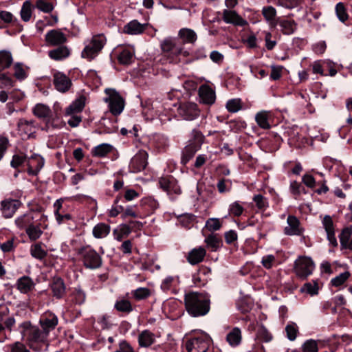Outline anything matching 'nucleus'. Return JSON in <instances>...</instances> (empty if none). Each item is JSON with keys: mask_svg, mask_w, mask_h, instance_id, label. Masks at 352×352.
<instances>
[{"mask_svg": "<svg viewBox=\"0 0 352 352\" xmlns=\"http://www.w3.org/2000/svg\"><path fill=\"white\" fill-rule=\"evenodd\" d=\"M138 341L140 347L148 348L155 343V336L149 330H144L138 335Z\"/></svg>", "mask_w": 352, "mask_h": 352, "instance_id": "4be33fe9", "label": "nucleus"}, {"mask_svg": "<svg viewBox=\"0 0 352 352\" xmlns=\"http://www.w3.org/2000/svg\"><path fill=\"white\" fill-rule=\"evenodd\" d=\"M34 116L38 118H48L51 115V109L43 104H37L33 109Z\"/></svg>", "mask_w": 352, "mask_h": 352, "instance_id": "37998d69", "label": "nucleus"}, {"mask_svg": "<svg viewBox=\"0 0 352 352\" xmlns=\"http://www.w3.org/2000/svg\"><path fill=\"white\" fill-rule=\"evenodd\" d=\"M104 92L107 97L104 100L108 103L110 112L114 116L120 115L124 107L123 98L113 89H106Z\"/></svg>", "mask_w": 352, "mask_h": 352, "instance_id": "423d86ee", "label": "nucleus"}, {"mask_svg": "<svg viewBox=\"0 0 352 352\" xmlns=\"http://www.w3.org/2000/svg\"><path fill=\"white\" fill-rule=\"evenodd\" d=\"M210 341V338L207 334L200 333L188 340L186 348L188 352H206Z\"/></svg>", "mask_w": 352, "mask_h": 352, "instance_id": "6e6552de", "label": "nucleus"}, {"mask_svg": "<svg viewBox=\"0 0 352 352\" xmlns=\"http://www.w3.org/2000/svg\"><path fill=\"white\" fill-rule=\"evenodd\" d=\"M78 254L81 256L83 265L87 269L95 270L102 265V257L89 246L78 249Z\"/></svg>", "mask_w": 352, "mask_h": 352, "instance_id": "39448f33", "label": "nucleus"}, {"mask_svg": "<svg viewBox=\"0 0 352 352\" xmlns=\"http://www.w3.org/2000/svg\"><path fill=\"white\" fill-rule=\"evenodd\" d=\"M70 54L69 49L66 46H60L56 49L49 51L48 55L50 58L54 60H61L67 58Z\"/></svg>", "mask_w": 352, "mask_h": 352, "instance_id": "a878e982", "label": "nucleus"}, {"mask_svg": "<svg viewBox=\"0 0 352 352\" xmlns=\"http://www.w3.org/2000/svg\"><path fill=\"white\" fill-rule=\"evenodd\" d=\"M290 190L293 195L295 196H300L305 193V188L303 186L296 181L291 182Z\"/></svg>", "mask_w": 352, "mask_h": 352, "instance_id": "0e129e2a", "label": "nucleus"}, {"mask_svg": "<svg viewBox=\"0 0 352 352\" xmlns=\"http://www.w3.org/2000/svg\"><path fill=\"white\" fill-rule=\"evenodd\" d=\"M200 111L197 104L186 102L180 105L178 109L179 115L186 120H193L199 116Z\"/></svg>", "mask_w": 352, "mask_h": 352, "instance_id": "9b49d317", "label": "nucleus"}, {"mask_svg": "<svg viewBox=\"0 0 352 352\" xmlns=\"http://www.w3.org/2000/svg\"><path fill=\"white\" fill-rule=\"evenodd\" d=\"M208 246L211 248L212 251H216L221 245V240L215 235L210 234L205 239Z\"/></svg>", "mask_w": 352, "mask_h": 352, "instance_id": "6e6d98bb", "label": "nucleus"}, {"mask_svg": "<svg viewBox=\"0 0 352 352\" xmlns=\"http://www.w3.org/2000/svg\"><path fill=\"white\" fill-rule=\"evenodd\" d=\"M17 125L19 131L28 136L34 132V122L32 120L21 119Z\"/></svg>", "mask_w": 352, "mask_h": 352, "instance_id": "e433bc0d", "label": "nucleus"}, {"mask_svg": "<svg viewBox=\"0 0 352 352\" xmlns=\"http://www.w3.org/2000/svg\"><path fill=\"white\" fill-rule=\"evenodd\" d=\"M19 329L23 339L26 340L30 344L45 342L49 336L43 328L32 326L30 322L21 323Z\"/></svg>", "mask_w": 352, "mask_h": 352, "instance_id": "7ed1b4c3", "label": "nucleus"}, {"mask_svg": "<svg viewBox=\"0 0 352 352\" xmlns=\"http://www.w3.org/2000/svg\"><path fill=\"white\" fill-rule=\"evenodd\" d=\"M28 67H25L23 63H16L13 66V75L19 80H25L28 76Z\"/></svg>", "mask_w": 352, "mask_h": 352, "instance_id": "c03bdc74", "label": "nucleus"}, {"mask_svg": "<svg viewBox=\"0 0 352 352\" xmlns=\"http://www.w3.org/2000/svg\"><path fill=\"white\" fill-rule=\"evenodd\" d=\"M39 324L48 334L55 329L58 324V318L53 312L47 311L43 313L39 320Z\"/></svg>", "mask_w": 352, "mask_h": 352, "instance_id": "9d476101", "label": "nucleus"}, {"mask_svg": "<svg viewBox=\"0 0 352 352\" xmlns=\"http://www.w3.org/2000/svg\"><path fill=\"white\" fill-rule=\"evenodd\" d=\"M25 232L31 241L37 240L43 234L41 223H32L30 227L26 228Z\"/></svg>", "mask_w": 352, "mask_h": 352, "instance_id": "79ce46f5", "label": "nucleus"}, {"mask_svg": "<svg viewBox=\"0 0 352 352\" xmlns=\"http://www.w3.org/2000/svg\"><path fill=\"white\" fill-rule=\"evenodd\" d=\"M198 93L201 103L208 105H212L214 103L216 100L215 91L209 85H201Z\"/></svg>", "mask_w": 352, "mask_h": 352, "instance_id": "2eb2a0df", "label": "nucleus"}, {"mask_svg": "<svg viewBox=\"0 0 352 352\" xmlns=\"http://www.w3.org/2000/svg\"><path fill=\"white\" fill-rule=\"evenodd\" d=\"M287 221L288 226L284 230L285 234L299 236L302 234V229L300 227V221L296 217L289 215Z\"/></svg>", "mask_w": 352, "mask_h": 352, "instance_id": "a211bd4d", "label": "nucleus"}, {"mask_svg": "<svg viewBox=\"0 0 352 352\" xmlns=\"http://www.w3.org/2000/svg\"><path fill=\"white\" fill-rule=\"evenodd\" d=\"M65 199H56L54 204V214L56 216V221L59 224L62 223L64 219L69 220L72 219V216L68 212L64 214L63 213L61 215L59 214L60 212V209L63 207V201Z\"/></svg>", "mask_w": 352, "mask_h": 352, "instance_id": "72a5a7b5", "label": "nucleus"}, {"mask_svg": "<svg viewBox=\"0 0 352 352\" xmlns=\"http://www.w3.org/2000/svg\"><path fill=\"white\" fill-rule=\"evenodd\" d=\"M226 107L228 111L236 113L239 111L242 107L241 100L239 98L229 100L227 102Z\"/></svg>", "mask_w": 352, "mask_h": 352, "instance_id": "5fc2aeb1", "label": "nucleus"}, {"mask_svg": "<svg viewBox=\"0 0 352 352\" xmlns=\"http://www.w3.org/2000/svg\"><path fill=\"white\" fill-rule=\"evenodd\" d=\"M305 0H277L276 5L288 10L298 8Z\"/></svg>", "mask_w": 352, "mask_h": 352, "instance_id": "de8ad7c7", "label": "nucleus"}, {"mask_svg": "<svg viewBox=\"0 0 352 352\" xmlns=\"http://www.w3.org/2000/svg\"><path fill=\"white\" fill-rule=\"evenodd\" d=\"M111 227L104 223H99L93 228V236L96 239L105 238L110 232Z\"/></svg>", "mask_w": 352, "mask_h": 352, "instance_id": "473e14b6", "label": "nucleus"}, {"mask_svg": "<svg viewBox=\"0 0 352 352\" xmlns=\"http://www.w3.org/2000/svg\"><path fill=\"white\" fill-rule=\"evenodd\" d=\"M160 46L170 63H179V55L187 56L189 54L188 51L184 50L183 43L178 38H166L161 42Z\"/></svg>", "mask_w": 352, "mask_h": 352, "instance_id": "f03ea898", "label": "nucleus"}, {"mask_svg": "<svg viewBox=\"0 0 352 352\" xmlns=\"http://www.w3.org/2000/svg\"><path fill=\"white\" fill-rule=\"evenodd\" d=\"M123 30L128 34H139L144 31V24L140 23L137 20H133L124 25Z\"/></svg>", "mask_w": 352, "mask_h": 352, "instance_id": "cd10ccee", "label": "nucleus"}, {"mask_svg": "<svg viewBox=\"0 0 352 352\" xmlns=\"http://www.w3.org/2000/svg\"><path fill=\"white\" fill-rule=\"evenodd\" d=\"M285 331L287 333V338L289 340L294 341L297 337V333L298 332V327L296 323L292 322V323L288 324L286 326Z\"/></svg>", "mask_w": 352, "mask_h": 352, "instance_id": "603ef678", "label": "nucleus"}, {"mask_svg": "<svg viewBox=\"0 0 352 352\" xmlns=\"http://www.w3.org/2000/svg\"><path fill=\"white\" fill-rule=\"evenodd\" d=\"M300 291L311 296L317 294L318 292V285L316 281L307 283L301 287Z\"/></svg>", "mask_w": 352, "mask_h": 352, "instance_id": "864d4df0", "label": "nucleus"}, {"mask_svg": "<svg viewBox=\"0 0 352 352\" xmlns=\"http://www.w3.org/2000/svg\"><path fill=\"white\" fill-rule=\"evenodd\" d=\"M53 295L56 298H61L65 293V285L60 278H54L51 286Z\"/></svg>", "mask_w": 352, "mask_h": 352, "instance_id": "7c9ffc66", "label": "nucleus"}, {"mask_svg": "<svg viewBox=\"0 0 352 352\" xmlns=\"http://www.w3.org/2000/svg\"><path fill=\"white\" fill-rule=\"evenodd\" d=\"M10 352H30L26 346L20 342L10 344Z\"/></svg>", "mask_w": 352, "mask_h": 352, "instance_id": "774afa93", "label": "nucleus"}, {"mask_svg": "<svg viewBox=\"0 0 352 352\" xmlns=\"http://www.w3.org/2000/svg\"><path fill=\"white\" fill-rule=\"evenodd\" d=\"M179 38L182 41V43H193L197 40L196 33L190 29L183 28L179 31Z\"/></svg>", "mask_w": 352, "mask_h": 352, "instance_id": "58836bf2", "label": "nucleus"}, {"mask_svg": "<svg viewBox=\"0 0 352 352\" xmlns=\"http://www.w3.org/2000/svg\"><path fill=\"white\" fill-rule=\"evenodd\" d=\"M270 117V112L267 111H261L256 114L255 120L257 124L263 129H269L270 124L269 118Z\"/></svg>", "mask_w": 352, "mask_h": 352, "instance_id": "c9c22d12", "label": "nucleus"}, {"mask_svg": "<svg viewBox=\"0 0 352 352\" xmlns=\"http://www.w3.org/2000/svg\"><path fill=\"white\" fill-rule=\"evenodd\" d=\"M21 16L23 21H30L32 16L31 3L29 1H25L21 10Z\"/></svg>", "mask_w": 352, "mask_h": 352, "instance_id": "13d9d810", "label": "nucleus"}, {"mask_svg": "<svg viewBox=\"0 0 352 352\" xmlns=\"http://www.w3.org/2000/svg\"><path fill=\"white\" fill-rule=\"evenodd\" d=\"M262 14L270 25H275L276 10L273 6H264L262 8Z\"/></svg>", "mask_w": 352, "mask_h": 352, "instance_id": "a19ab883", "label": "nucleus"}, {"mask_svg": "<svg viewBox=\"0 0 352 352\" xmlns=\"http://www.w3.org/2000/svg\"><path fill=\"white\" fill-rule=\"evenodd\" d=\"M16 287L22 294H27L34 287L32 279L27 276L19 278L16 281Z\"/></svg>", "mask_w": 352, "mask_h": 352, "instance_id": "393cba45", "label": "nucleus"}, {"mask_svg": "<svg viewBox=\"0 0 352 352\" xmlns=\"http://www.w3.org/2000/svg\"><path fill=\"white\" fill-rule=\"evenodd\" d=\"M160 188L167 192L168 195H179L181 192L177 181L170 176L161 177L159 180Z\"/></svg>", "mask_w": 352, "mask_h": 352, "instance_id": "f8f14e48", "label": "nucleus"}, {"mask_svg": "<svg viewBox=\"0 0 352 352\" xmlns=\"http://www.w3.org/2000/svg\"><path fill=\"white\" fill-rule=\"evenodd\" d=\"M314 268V261L308 256H299L294 262V271L296 275L302 280L310 276Z\"/></svg>", "mask_w": 352, "mask_h": 352, "instance_id": "0eeeda50", "label": "nucleus"}, {"mask_svg": "<svg viewBox=\"0 0 352 352\" xmlns=\"http://www.w3.org/2000/svg\"><path fill=\"white\" fill-rule=\"evenodd\" d=\"M118 59L120 63L129 65L133 59V52L129 49H123L118 55Z\"/></svg>", "mask_w": 352, "mask_h": 352, "instance_id": "09e8293b", "label": "nucleus"}, {"mask_svg": "<svg viewBox=\"0 0 352 352\" xmlns=\"http://www.w3.org/2000/svg\"><path fill=\"white\" fill-rule=\"evenodd\" d=\"M30 251L32 257L40 261L44 259L47 255V252L43 248L41 243H39L32 244Z\"/></svg>", "mask_w": 352, "mask_h": 352, "instance_id": "ea45409f", "label": "nucleus"}, {"mask_svg": "<svg viewBox=\"0 0 352 352\" xmlns=\"http://www.w3.org/2000/svg\"><path fill=\"white\" fill-rule=\"evenodd\" d=\"M184 303L186 311L192 317L204 316L210 309V296L206 293L192 292L186 294Z\"/></svg>", "mask_w": 352, "mask_h": 352, "instance_id": "f257e3e1", "label": "nucleus"}, {"mask_svg": "<svg viewBox=\"0 0 352 352\" xmlns=\"http://www.w3.org/2000/svg\"><path fill=\"white\" fill-rule=\"evenodd\" d=\"M16 225L20 229H25L33 223V217L30 214H25L15 220Z\"/></svg>", "mask_w": 352, "mask_h": 352, "instance_id": "49530a36", "label": "nucleus"}, {"mask_svg": "<svg viewBox=\"0 0 352 352\" xmlns=\"http://www.w3.org/2000/svg\"><path fill=\"white\" fill-rule=\"evenodd\" d=\"M280 32L285 35H291L297 30V23L294 20L282 19L278 21Z\"/></svg>", "mask_w": 352, "mask_h": 352, "instance_id": "bb28decb", "label": "nucleus"}, {"mask_svg": "<svg viewBox=\"0 0 352 352\" xmlns=\"http://www.w3.org/2000/svg\"><path fill=\"white\" fill-rule=\"evenodd\" d=\"M35 6L44 12H50L54 9L52 3L45 0H37Z\"/></svg>", "mask_w": 352, "mask_h": 352, "instance_id": "680f3d73", "label": "nucleus"}, {"mask_svg": "<svg viewBox=\"0 0 352 352\" xmlns=\"http://www.w3.org/2000/svg\"><path fill=\"white\" fill-rule=\"evenodd\" d=\"M195 135L198 138L199 143L197 144L191 143L185 147L184 151V156L186 158L187 160H190L200 148V142L202 140V136L201 135V133L197 131H195Z\"/></svg>", "mask_w": 352, "mask_h": 352, "instance_id": "2f4dec72", "label": "nucleus"}, {"mask_svg": "<svg viewBox=\"0 0 352 352\" xmlns=\"http://www.w3.org/2000/svg\"><path fill=\"white\" fill-rule=\"evenodd\" d=\"M107 43V38L103 34L94 35L85 42V48L81 56L89 60H93L98 56Z\"/></svg>", "mask_w": 352, "mask_h": 352, "instance_id": "20e7f679", "label": "nucleus"}, {"mask_svg": "<svg viewBox=\"0 0 352 352\" xmlns=\"http://www.w3.org/2000/svg\"><path fill=\"white\" fill-rule=\"evenodd\" d=\"M148 153L143 150L139 151L131 160L129 168L133 173L143 170L147 166Z\"/></svg>", "mask_w": 352, "mask_h": 352, "instance_id": "1a4fd4ad", "label": "nucleus"}, {"mask_svg": "<svg viewBox=\"0 0 352 352\" xmlns=\"http://www.w3.org/2000/svg\"><path fill=\"white\" fill-rule=\"evenodd\" d=\"M53 82L55 88L63 93L67 91L72 85L71 80L65 74L60 72L54 73Z\"/></svg>", "mask_w": 352, "mask_h": 352, "instance_id": "dca6fc26", "label": "nucleus"}, {"mask_svg": "<svg viewBox=\"0 0 352 352\" xmlns=\"http://www.w3.org/2000/svg\"><path fill=\"white\" fill-rule=\"evenodd\" d=\"M206 254L205 248L202 247L195 248L188 252L186 259L190 264L195 265L202 262Z\"/></svg>", "mask_w": 352, "mask_h": 352, "instance_id": "6ab92c4d", "label": "nucleus"}, {"mask_svg": "<svg viewBox=\"0 0 352 352\" xmlns=\"http://www.w3.org/2000/svg\"><path fill=\"white\" fill-rule=\"evenodd\" d=\"M131 294L135 300L140 301L151 296V292L148 288L139 287L136 289L132 290Z\"/></svg>", "mask_w": 352, "mask_h": 352, "instance_id": "a18cd8bd", "label": "nucleus"}, {"mask_svg": "<svg viewBox=\"0 0 352 352\" xmlns=\"http://www.w3.org/2000/svg\"><path fill=\"white\" fill-rule=\"evenodd\" d=\"M113 147L112 145L107 143L100 144L96 146H95L92 151L91 153L93 156L98 157H104L110 153Z\"/></svg>", "mask_w": 352, "mask_h": 352, "instance_id": "f704fd0d", "label": "nucleus"}, {"mask_svg": "<svg viewBox=\"0 0 352 352\" xmlns=\"http://www.w3.org/2000/svg\"><path fill=\"white\" fill-rule=\"evenodd\" d=\"M131 232V228L127 224H120L113 231L114 239L121 241L126 238Z\"/></svg>", "mask_w": 352, "mask_h": 352, "instance_id": "c85d7f7f", "label": "nucleus"}, {"mask_svg": "<svg viewBox=\"0 0 352 352\" xmlns=\"http://www.w3.org/2000/svg\"><path fill=\"white\" fill-rule=\"evenodd\" d=\"M350 276L351 274L349 272H344L336 276L335 278H332L331 283L332 285L335 287L340 286L350 277Z\"/></svg>", "mask_w": 352, "mask_h": 352, "instance_id": "4d7b16f0", "label": "nucleus"}, {"mask_svg": "<svg viewBox=\"0 0 352 352\" xmlns=\"http://www.w3.org/2000/svg\"><path fill=\"white\" fill-rule=\"evenodd\" d=\"M114 308L119 312L129 314L133 311L130 300L125 298H119L115 302Z\"/></svg>", "mask_w": 352, "mask_h": 352, "instance_id": "4c0bfd02", "label": "nucleus"}, {"mask_svg": "<svg viewBox=\"0 0 352 352\" xmlns=\"http://www.w3.org/2000/svg\"><path fill=\"white\" fill-rule=\"evenodd\" d=\"M303 352H318V344L314 340H307L302 345Z\"/></svg>", "mask_w": 352, "mask_h": 352, "instance_id": "69168bd1", "label": "nucleus"}, {"mask_svg": "<svg viewBox=\"0 0 352 352\" xmlns=\"http://www.w3.org/2000/svg\"><path fill=\"white\" fill-rule=\"evenodd\" d=\"M13 61L12 54L8 51L0 52V71L10 66Z\"/></svg>", "mask_w": 352, "mask_h": 352, "instance_id": "8fccbe9b", "label": "nucleus"}, {"mask_svg": "<svg viewBox=\"0 0 352 352\" xmlns=\"http://www.w3.org/2000/svg\"><path fill=\"white\" fill-rule=\"evenodd\" d=\"M153 142L157 148L159 150L165 149L169 144L167 137L162 134H157L154 136Z\"/></svg>", "mask_w": 352, "mask_h": 352, "instance_id": "3c124183", "label": "nucleus"}, {"mask_svg": "<svg viewBox=\"0 0 352 352\" xmlns=\"http://www.w3.org/2000/svg\"><path fill=\"white\" fill-rule=\"evenodd\" d=\"M222 19L226 23L236 26L243 27L248 25V21L239 16L235 10L224 9L222 12Z\"/></svg>", "mask_w": 352, "mask_h": 352, "instance_id": "ddd939ff", "label": "nucleus"}, {"mask_svg": "<svg viewBox=\"0 0 352 352\" xmlns=\"http://www.w3.org/2000/svg\"><path fill=\"white\" fill-rule=\"evenodd\" d=\"M336 12L337 14V16L341 21L342 22H344L348 19V14L346 12V9L344 8V6L342 3H337L336 6Z\"/></svg>", "mask_w": 352, "mask_h": 352, "instance_id": "e2e57ef3", "label": "nucleus"}, {"mask_svg": "<svg viewBox=\"0 0 352 352\" xmlns=\"http://www.w3.org/2000/svg\"><path fill=\"white\" fill-rule=\"evenodd\" d=\"M85 96H79L65 109V116H72L80 113L85 106Z\"/></svg>", "mask_w": 352, "mask_h": 352, "instance_id": "aec40b11", "label": "nucleus"}, {"mask_svg": "<svg viewBox=\"0 0 352 352\" xmlns=\"http://www.w3.org/2000/svg\"><path fill=\"white\" fill-rule=\"evenodd\" d=\"M120 199H116L109 210V216L111 217H117L119 214H123L124 206L120 204Z\"/></svg>", "mask_w": 352, "mask_h": 352, "instance_id": "bf43d9fd", "label": "nucleus"}, {"mask_svg": "<svg viewBox=\"0 0 352 352\" xmlns=\"http://www.w3.org/2000/svg\"><path fill=\"white\" fill-rule=\"evenodd\" d=\"M206 226L210 231H217L221 228V223L219 219L210 218L206 221Z\"/></svg>", "mask_w": 352, "mask_h": 352, "instance_id": "338daca9", "label": "nucleus"}, {"mask_svg": "<svg viewBox=\"0 0 352 352\" xmlns=\"http://www.w3.org/2000/svg\"><path fill=\"white\" fill-rule=\"evenodd\" d=\"M226 341L232 346L240 345L242 341L241 330L239 327H234L226 336Z\"/></svg>", "mask_w": 352, "mask_h": 352, "instance_id": "b1692460", "label": "nucleus"}, {"mask_svg": "<svg viewBox=\"0 0 352 352\" xmlns=\"http://www.w3.org/2000/svg\"><path fill=\"white\" fill-rule=\"evenodd\" d=\"M257 338L263 342H268L272 340V336L265 327L262 326L257 331Z\"/></svg>", "mask_w": 352, "mask_h": 352, "instance_id": "052dcab7", "label": "nucleus"}, {"mask_svg": "<svg viewBox=\"0 0 352 352\" xmlns=\"http://www.w3.org/2000/svg\"><path fill=\"white\" fill-rule=\"evenodd\" d=\"M69 298L73 304L81 305L85 302L86 293L80 287H76L74 288Z\"/></svg>", "mask_w": 352, "mask_h": 352, "instance_id": "c756f323", "label": "nucleus"}, {"mask_svg": "<svg viewBox=\"0 0 352 352\" xmlns=\"http://www.w3.org/2000/svg\"><path fill=\"white\" fill-rule=\"evenodd\" d=\"M20 206V199H3L1 201V211L3 217H12Z\"/></svg>", "mask_w": 352, "mask_h": 352, "instance_id": "f3484780", "label": "nucleus"}, {"mask_svg": "<svg viewBox=\"0 0 352 352\" xmlns=\"http://www.w3.org/2000/svg\"><path fill=\"white\" fill-rule=\"evenodd\" d=\"M45 39L48 46H57L66 43L67 36L60 30H52L46 33Z\"/></svg>", "mask_w": 352, "mask_h": 352, "instance_id": "4468645a", "label": "nucleus"}, {"mask_svg": "<svg viewBox=\"0 0 352 352\" xmlns=\"http://www.w3.org/2000/svg\"><path fill=\"white\" fill-rule=\"evenodd\" d=\"M44 166V159L38 155H34L28 162V173L31 175H36Z\"/></svg>", "mask_w": 352, "mask_h": 352, "instance_id": "5701e85b", "label": "nucleus"}, {"mask_svg": "<svg viewBox=\"0 0 352 352\" xmlns=\"http://www.w3.org/2000/svg\"><path fill=\"white\" fill-rule=\"evenodd\" d=\"M352 226L344 228L339 236L342 249L352 250Z\"/></svg>", "mask_w": 352, "mask_h": 352, "instance_id": "412c9836", "label": "nucleus"}]
</instances>
